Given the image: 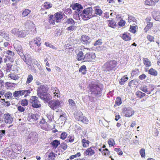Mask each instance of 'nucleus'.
<instances>
[{
  "label": "nucleus",
  "instance_id": "f257e3e1",
  "mask_svg": "<svg viewBox=\"0 0 160 160\" xmlns=\"http://www.w3.org/2000/svg\"><path fill=\"white\" fill-rule=\"evenodd\" d=\"M64 14L61 12H59L53 15H50L49 16L48 22L50 24L53 25L56 22H60L63 18Z\"/></svg>",
  "mask_w": 160,
  "mask_h": 160
},
{
  "label": "nucleus",
  "instance_id": "f03ea898",
  "mask_svg": "<svg viewBox=\"0 0 160 160\" xmlns=\"http://www.w3.org/2000/svg\"><path fill=\"white\" fill-rule=\"evenodd\" d=\"M88 87L91 94H94L95 96L100 97L101 96L102 89L98 84H91L89 85Z\"/></svg>",
  "mask_w": 160,
  "mask_h": 160
},
{
  "label": "nucleus",
  "instance_id": "7ed1b4c3",
  "mask_svg": "<svg viewBox=\"0 0 160 160\" xmlns=\"http://www.w3.org/2000/svg\"><path fill=\"white\" fill-rule=\"evenodd\" d=\"M92 8H88L85 9L82 12H79L78 15L81 17L83 20H87L92 17Z\"/></svg>",
  "mask_w": 160,
  "mask_h": 160
},
{
  "label": "nucleus",
  "instance_id": "20e7f679",
  "mask_svg": "<svg viewBox=\"0 0 160 160\" xmlns=\"http://www.w3.org/2000/svg\"><path fill=\"white\" fill-rule=\"evenodd\" d=\"M118 65L117 62L113 60H109L103 65V67L107 71H109L116 69Z\"/></svg>",
  "mask_w": 160,
  "mask_h": 160
},
{
  "label": "nucleus",
  "instance_id": "39448f33",
  "mask_svg": "<svg viewBox=\"0 0 160 160\" xmlns=\"http://www.w3.org/2000/svg\"><path fill=\"white\" fill-rule=\"evenodd\" d=\"M62 103L61 101H60L58 100H53L49 101L48 103V105L52 109L54 110H58V108H61Z\"/></svg>",
  "mask_w": 160,
  "mask_h": 160
},
{
  "label": "nucleus",
  "instance_id": "423d86ee",
  "mask_svg": "<svg viewBox=\"0 0 160 160\" xmlns=\"http://www.w3.org/2000/svg\"><path fill=\"white\" fill-rule=\"evenodd\" d=\"M12 33L18 38H24L28 34V32L25 30H19V29L14 28L11 30Z\"/></svg>",
  "mask_w": 160,
  "mask_h": 160
},
{
  "label": "nucleus",
  "instance_id": "0eeeda50",
  "mask_svg": "<svg viewBox=\"0 0 160 160\" xmlns=\"http://www.w3.org/2000/svg\"><path fill=\"white\" fill-rule=\"evenodd\" d=\"M30 102L32 107L34 108H38L41 106L40 102L36 96H32L30 99Z\"/></svg>",
  "mask_w": 160,
  "mask_h": 160
},
{
  "label": "nucleus",
  "instance_id": "6e6552de",
  "mask_svg": "<svg viewBox=\"0 0 160 160\" xmlns=\"http://www.w3.org/2000/svg\"><path fill=\"white\" fill-rule=\"evenodd\" d=\"M85 62H92L95 60L96 56L94 53L88 52L85 54Z\"/></svg>",
  "mask_w": 160,
  "mask_h": 160
},
{
  "label": "nucleus",
  "instance_id": "1a4fd4ad",
  "mask_svg": "<svg viewBox=\"0 0 160 160\" xmlns=\"http://www.w3.org/2000/svg\"><path fill=\"white\" fill-rule=\"evenodd\" d=\"M122 112L126 117H130L134 114V111L130 107L124 108L123 109Z\"/></svg>",
  "mask_w": 160,
  "mask_h": 160
},
{
  "label": "nucleus",
  "instance_id": "9d476101",
  "mask_svg": "<svg viewBox=\"0 0 160 160\" xmlns=\"http://www.w3.org/2000/svg\"><path fill=\"white\" fill-rule=\"evenodd\" d=\"M3 121L6 123L10 124L12 122L13 118L10 113L7 112L4 114Z\"/></svg>",
  "mask_w": 160,
  "mask_h": 160
},
{
  "label": "nucleus",
  "instance_id": "9b49d317",
  "mask_svg": "<svg viewBox=\"0 0 160 160\" xmlns=\"http://www.w3.org/2000/svg\"><path fill=\"white\" fill-rule=\"evenodd\" d=\"M96 148L95 146L90 147L84 152L83 154L85 156H92L95 154L94 150Z\"/></svg>",
  "mask_w": 160,
  "mask_h": 160
},
{
  "label": "nucleus",
  "instance_id": "f8f14e48",
  "mask_svg": "<svg viewBox=\"0 0 160 160\" xmlns=\"http://www.w3.org/2000/svg\"><path fill=\"white\" fill-rule=\"evenodd\" d=\"M48 91V88L44 85H40L37 90V95L38 96L46 93Z\"/></svg>",
  "mask_w": 160,
  "mask_h": 160
},
{
  "label": "nucleus",
  "instance_id": "ddd939ff",
  "mask_svg": "<svg viewBox=\"0 0 160 160\" xmlns=\"http://www.w3.org/2000/svg\"><path fill=\"white\" fill-rule=\"evenodd\" d=\"M120 37L124 41H128L131 39V35L127 32L121 35Z\"/></svg>",
  "mask_w": 160,
  "mask_h": 160
},
{
  "label": "nucleus",
  "instance_id": "4468645a",
  "mask_svg": "<svg viewBox=\"0 0 160 160\" xmlns=\"http://www.w3.org/2000/svg\"><path fill=\"white\" fill-rule=\"evenodd\" d=\"M86 48H82L81 51H79L77 54V59L78 61L84 60H85V55H84L82 52L83 51H84V49Z\"/></svg>",
  "mask_w": 160,
  "mask_h": 160
},
{
  "label": "nucleus",
  "instance_id": "2eb2a0df",
  "mask_svg": "<svg viewBox=\"0 0 160 160\" xmlns=\"http://www.w3.org/2000/svg\"><path fill=\"white\" fill-rule=\"evenodd\" d=\"M53 126V124H50L47 122H46L43 125L42 124V125H40V127L42 129L45 131H48L49 130L51 129Z\"/></svg>",
  "mask_w": 160,
  "mask_h": 160
},
{
  "label": "nucleus",
  "instance_id": "dca6fc26",
  "mask_svg": "<svg viewBox=\"0 0 160 160\" xmlns=\"http://www.w3.org/2000/svg\"><path fill=\"white\" fill-rule=\"evenodd\" d=\"M38 96L41 99L47 102L49 101L51 99V96L50 94H48L47 92L41 95L40 94V95Z\"/></svg>",
  "mask_w": 160,
  "mask_h": 160
},
{
  "label": "nucleus",
  "instance_id": "f3484780",
  "mask_svg": "<svg viewBox=\"0 0 160 160\" xmlns=\"http://www.w3.org/2000/svg\"><path fill=\"white\" fill-rule=\"evenodd\" d=\"M152 16L153 18L155 20L160 21V12L158 11H153L152 12Z\"/></svg>",
  "mask_w": 160,
  "mask_h": 160
},
{
  "label": "nucleus",
  "instance_id": "a211bd4d",
  "mask_svg": "<svg viewBox=\"0 0 160 160\" xmlns=\"http://www.w3.org/2000/svg\"><path fill=\"white\" fill-rule=\"evenodd\" d=\"M51 90L54 95V97H56L57 98H59L60 97V93L58 88L56 87H52L51 88Z\"/></svg>",
  "mask_w": 160,
  "mask_h": 160
},
{
  "label": "nucleus",
  "instance_id": "6ab92c4d",
  "mask_svg": "<svg viewBox=\"0 0 160 160\" xmlns=\"http://www.w3.org/2000/svg\"><path fill=\"white\" fill-rule=\"evenodd\" d=\"M72 9L74 10H76L79 13L80 12V10L82 9L83 8L82 7L81 4L78 3H76L72 6Z\"/></svg>",
  "mask_w": 160,
  "mask_h": 160
},
{
  "label": "nucleus",
  "instance_id": "aec40b11",
  "mask_svg": "<svg viewBox=\"0 0 160 160\" xmlns=\"http://www.w3.org/2000/svg\"><path fill=\"white\" fill-rule=\"evenodd\" d=\"M83 116V113L81 112H76L74 114V117L78 121L81 120Z\"/></svg>",
  "mask_w": 160,
  "mask_h": 160
},
{
  "label": "nucleus",
  "instance_id": "412c9836",
  "mask_svg": "<svg viewBox=\"0 0 160 160\" xmlns=\"http://www.w3.org/2000/svg\"><path fill=\"white\" fill-rule=\"evenodd\" d=\"M0 36L2 37L7 41H9L10 39L9 37V34L4 31L0 30Z\"/></svg>",
  "mask_w": 160,
  "mask_h": 160
},
{
  "label": "nucleus",
  "instance_id": "4be33fe9",
  "mask_svg": "<svg viewBox=\"0 0 160 160\" xmlns=\"http://www.w3.org/2000/svg\"><path fill=\"white\" fill-rule=\"evenodd\" d=\"M142 61L144 65L146 67H149L151 66L150 61L147 58H142Z\"/></svg>",
  "mask_w": 160,
  "mask_h": 160
},
{
  "label": "nucleus",
  "instance_id": "5701e85b",
  "mask_svg": "<svg viewBox=\"0 0 160 160\" xmlns=\"http://www.w3.org/2000/svg\"><path fill=\"white\" fill-rule=\"evenodd\" d=\"M22 59L27 64L29 62H31L32 60L31 56L28 53H26V54L24 55V56L23 58H22Z\"/></svg>",
  "mask_w": 160,
  "mask_h": 160
},
{
  "label": "nucleus",
  "instance_id": "b1692460",
  "mask_svg": "<svg viewBox=\"0 0 160 160\" xmlns=\"http://www.w3.org/2000/svg\"><path fill=\"white\" fill-rule=\"evenodd\" d=\"M89 38L87 36L82 35L81 38L82 42L84 44H87L89 42H88Z\"/></svg>",
  "mask_w": 160,
  "mask_h": 160
},
{
  "label": "nucleus",
  "instance_id": "393cba45",
  "mask_svg": "<svg viewBox=\"0 0 160 160\" xmlns=\"http://www.w3.org/2000/svg\"><path fill=\"white\" fill-rule=\"evenodd\" d=\"M12 66V63H7L4 67V71L7 73L9 72L11 70Z\"/></svg>",
  "mask_w": 160,
  "mask_h": 160
},
{
  "label": "nucleus",
  "instance_id": "a878e982",
  "mask_svg": "<svg viewBox=\"0 0 160 160\" xmlns=\"http://www.w3.org/2000/svg\"><path fill=\"white\" fill-rule=\"evenodd\" d=\"M107 22L109 27L115 28L117 26L116 23L113 19L108 20Z\"/></svg>",
  "mask_w": 160,
  "mask_h": 160
},
{
  "label": "nucleus",
  "instance_id": "bb28decb",
  "mask_svg": "<svg viewBox=\"0 0 160 160\" xmlns=\"http://www.w3.org/2000/svg\"><path fill=\"white\" fill-rule=\"evenodd\" d=\"M8 77L11 79L16 80L18 79L19 77L18 76L17 74L14 73L10 72L8 75Z\"/></svg>",
  "mask_w": 160,
  "mask_h": 160
},
{
  "label": "nucleus",
  "instance_id": "cd10ccee",
  "mask_svg": "<svg viewBox=\"0 0 160 160\" xmlns=\"http://www.w3.org/2000/svg\"><path fill=\"white\" fill-rule=\"evenodd\" d=\"M82 146L84 148H87L89 146L90 142L85 138L83 139L81 141Z\"/></svg>",
  "mask_w": 160,
  "mask_h": 160
},
{
  "label": "nucleus",
  "instance_id": "c85d7f7f",
  "mask_svg": "<svg viewBox=\"0 0 160 160\" xmlns=\"http://www.w3.org/2000/svg\"><path fill=\"white\" fill-rule=\"evenodd\" d=\"M153 23L152 22H149L147 23V25L144 29V32L146 33L148 31L153 27Z\"/></svg>",
  "mask_w": 160,
  "mask_h": 160
},
{
  "label": "nucleus",
  "instance_id": "c756f323",
  "mask_svg": "<svg viewBox=\"0 0 160 160\" xmlns=\"http://www.w3.org/2000/svg\"><path fill=\"white\" fill-rule=\"evenodd\" d=\"M154 88L152 86L149 85L148 87L147 86L145 89V92L148 94H150L151 92L154 90Z\"/></svg>",
  "mask_w": 160,
  "mask_h": 160
},
{
  "label": "nucleus",
  "instance_id": "7c9ffc66",
  "mask_svg": "<svg viewBox=\"0 0 160 160\" xmlns=\"http://www.w3.org/2000/svg\"><path fill=\"white\" fill-rule=\"evenodd\" d=\"M128 78L127 77V75L124 76L119 80L120 84L121 85H124L125 82L128 81Z\"/></svg>",
  "mask_w": 160,
  "mask_h": 160
},
{
  "label": "nucleus",
  "instance_id": "2f4dec72",
  "mask_svg": "<svg viewBox=\"0 0 160 160\" xmlns=\"http://www.w3.org/2000/svg\"><path fill=\"white\" fill-rule=\"evenodd\" d=\"M87 68L85 65H83L80 67L79 69V72L83 75H85L87 73Z\"/></svg>",
  "mask_w": 160,
  "mask_h": 160
},
{
  "label": "nucleus",
  "instance_id": "473e14b6",
  "mask_svg": "<svg viewBox=\"0 0 160 160\" xmlns=\"http://www.w3.org/2000/svg\"><path fill=\"white\" fill-rule=\"evenodd\" d=\"M41 39L39 37H37L33 39L34 43L38 46L39 47L41 44Z\"/></svg>",
  "mask_w": 160,
  "mask_h": 160
},
{
  "label": "nucleus",
  "instance_id": "72a5a7b5",
  "mask_svg": "<svg viewBox=\"0 0 160 160\" xmlns=\"http://www.w3.org/2000/svg\"><path fill=\"white\" fill-rule=\"evenodd\" d=\"M51 144L54 148H56L58 147V145L60 144V142L59 141L57 140H55L51 142Z\"/></svg>",
  "mask_w": 160,
  "mask_h": 160
},
{
  "label": "nucleus",
  "instance_id": "f704fd0d",
  "mask_svg": "<svg viewBox=\"0 0 160 160\" xmlns=\"http://www.w3.org/2000/svg\"><path fill=\"white\" fill-rule=\"evenodd\" d=\"M136 95L138 98H142L144 97L146 95L145 93H144L139 91H138L136 92Z\"/></svg>",
  "mask_w": 160,
  "mask_h": 160
},
{
  "label": "nucleus",
  "instance_id": "c9c22d12",
  "mask_svg": "<svg viewBox=\"0 0 160 160\" xmlns=\"http://www.w3.org/2000/svg\"><path fill=\"white\" fill-rule=\"evenodd\" d=\"M148 73L152 75L156 76L158 74V72L154 69L151 68L148 70Z\"/></svg>",
  "mask_w": 160,
  "mask_h": 160
},
{
  "label": "nucleus",
  "instance_id": "e433bc0d",
  "mask_svg": "<svg viewBox=\"0 0 160 160\" xmlns=\"http://www.w3.org/2000/svg\"><path fill=\"white\" fill-rule=\"evenodd\" d=\"M4 97L7 99H12L13 98L12 93L10 92H8L4 94Z\"/></svg>",
  "mask_w": 160,
  "mask_h": 160
},
{
  "label": "nucleus",
  "instance_id": "4c0bfd02",
  "mask_svg": "<svg viewBox=\"0 0 160 160\" xmlns=\"http://www.w3.org/2000/svg\"><path fill=\"white\" fill-rule=\"evenodd\" d=\"M14 83L10 82H7L5 84V86L6 88L7 89H10L14 87Z\"/></svg>",
  "mask_w": 160,
  "mask_h": 160
},
{
  "label": "nucleus",
  "instance_id": "58836bf2",
  "mask_svg": "<svg viewBox=\"0 0 160 160\" xmlns=\"http://www.w3.org/2000/svg\"><path fill=\"white\" fill-rule=\"evenodd\" d=\"M6 53L8 55V56L6 57V58H7L8 59H10V57H12L14 55V53L13 52H12V51L8 50L6 51Z\"/></svg>",
  "mask_w": 160,
  "mask_h": 160
},
{
  "label": "nucleus",
  "instance_id": "ea45409f",
  "mask_svg": "<svg viewBox=\"0 0 160 160\" xmlns=\"http://www.w3.org/2000/svg\"><path fill=\"white\" fill-rule=\"evenodd\" d=\"M52 6V3L49 2H46L44 3L43 7L46 9H48L51 8Z\"/></svg>",
  "mask_w": 160,
  "mask_h": 160
},
{
  "label": "nucleus",
  "instance_id": "a19ab883",
  "mask_svg": "<svg viewBox=\"0 0 160 160\" xmlns=\"http://www.w3.org/2000/svg\"><path fill=\"white\" fill-rule=\"evenodd\" d=\"M137 26L135 25V26L130 25L129 31L133 33H135L136 32V28Z\"/></svg>",
  "mask_w": 160,
  "mask_h": 160
},
{
  "label": "nucleus",
  "instance_id": "79ce46f5",
  "mask_svg": "<svg viewBox=\"0 0 160 160\" xmlns=\"http://www.w3.org/2000/svg\"><path fill=\"white\" fill-rule=\"evenodd\" d=\"M108 143L110 147L113 146L115 144L114 140L112 138H109L108 141Z\"/></svg>",
  "mask_w": 160,
  "mask_h": 160
},
{
  "label": "nucleus",
  "instance_id": "37998d69",
  "mask_svg": "<svg viewBox=\"0 0 160 160\" xmlns=\"http://www.w3.org/2000/svg\"><path fill=\"white\" fill-rule=\"evenodd\" d=\"M33 78L31 74H29L27 78L26 81V84H28L30 83L33 80Z\"/></svg>",
  "mask_w": 160,
  "mask_h": 160
},
{
  "label": "nucleus",
  "instance_id": "c03bdc74",
  "mask_svg": "<svg viewBox=\"0 0 160 160\" xmlns=\"http://www.w3.org/2000/svg\"><path fill=\"white\" fill-rule=\"evenodd\" d=\"M47 117L48 119V122L50 123H52L54 124L53 122V117L50 114H47Z\"/></svg>",
  "mask_w": 160,
  "mask_h": 160
},
{
  "label": "nucleus",
  "instance_id": "a18cd8bd",
  "mask_svg": "<svg viewBox=\"0 0 160 160\" xmlns=\"http://www.w3.org/2000/svg\"><path fill=\"white\" fill-rule=\"evenodd\" d=\"M66 113L65 112H62L60 115L59 119L63 121H65L66 120Z\"/></svg>",
  "mask_w": 160,
  "mask_h": 160
},
{
  "label": "nucleus",
  "instance_id": "49530a36",
  "mask_svg": "<svg viewBox=\"0 0 160 160\" xmlns=\"http://www.w3.org/2000/svg\"><path fill=\"white\" fill-rule=\"evenodd\" d=\"M66 23L67 24L73 25L75 23V22L72 18H69L66 20Z\"/></svg>",
  "mask_w": 160,
  "mask_h": 160
},
{
  "label": "nucleus",
  "instance_id": "de8ad7c7",
  "mask_svg": "<svg viewBox=\"0 0 160 160\" xmlns=\"http://www.w3.org/2000/svg\"><path fill=\"white\" fill-rule=\"evenodd\" d=\"M128 22H136V20L135 18L133 16L130 15H128Z\"/></svg>",
  "mask_w": 160,
  "mask_h": 160
},
{
  "label": "nucleus",
  "instance_id": "09e8293b",
  "mask_svg": "<svg viewBox=\"0 0 160 160\" xmlns=\"http://www.w3.org/2000/svg\"><path fill=\"white\" fill-rule=\"evenodd\" d=\"M146 37L148 40L150 42H154L155 38L153 36L150 35H148Z\"/></svg>",
  "mask_w": 160,
  "mask_h": 160
},
{
  "label": "nucleus",
  "instance_id": "8fccbe9b",
  "mask_svg": "<svg viewBox=\"0 0 160 160\" xmlns=\"http://www.w3.org/2000/svg\"><path fill=\"white\" fill-rule=\"evenodd\" d=\"M102 154L105 156H108L110 154V152L107 148H105L102 150Z\"/></svg>",
  "mask_w": 160,
  "mask_h": 160
},
{
  "label": "nucleus",
  "instance_id": "3c124183",
  "mask_svg": "<svg viewBox=\"0 0 160 160\" xmlns=\"http://www.w3.org/2000/svg\"><path fill=\"white\" fill-rule=\"evenodd\" d=\"M31 12V11L28 9L24 10L22 13V17H24L27 16Z\"/></svg>",
  "mask_w": 160,
  "mask_h": 160
},
{
  "label": "nucleus",
  "instance_id": "603ef678",
  "mask_svg": "<svg viewBox=\"0 0 160 160\" xmlns=\"http://www.w3.org/2000/svg\"><path fill=\"white\" fill-rule=\"evenodd\" d=\"M122 103V99L121 97H118L115 101V104L118 106L120 105Z\"/></svg>",
  "mask_w": 160,
  "mask_h": 160
},
{
  "label": "nucleus",
  "instance_id": "864d4df0",
  "mask_svg": "<svg viewBox=\"0 0 160 160\" xmlns=\"http://www.w3.org/2000/svg\"><path fill=\"white\" fill-rule=\"evenodd\" d=\"M95 12L96 14L101 16L102 13V11L100 9L96 8L95 9Z\"/></svg>",
  "mask_w": 160,
  "mask_h": 160
},
{
  "label": "nucleus",
  "instance_id": "5fc2aeb1",
  "mask_svg": "<svg viewBox=\"0 0 160 160\" xmlns=\"http://www.w3.org/2000/svg\"><path fill=\"white\" fill-rule=\"evenodd\" d=\"M13 96L17 99L19 98L20 96V92L19 91H15L13 93Z\"/></svg>",
  "mask_w": 160,
  "mask_h": 160
},
{
  "label": "nucleus",
  "instance_id": "6e6d98bb",
  "mask_svg": "<svg viewBox=\"0 0 160 160\" xmlns=\"http://www.w3.org/2000/svg\"><path fill=\"white\" fill-rule=\"evenodd\" d=\"M21 104L23 106H27L28 104V101L26 99H22L21 101Z\"/></svg>",
  "mask_w": 160,
  "mask_h": 160
},
{
  "label": "nucleus",
  "instance_id": "4d7b16f0",
  "mask_svg": "<svg viewBox=\"0 0 160 160\" xmlns=\"http://www.w3.org/2000/svg\"><path fill=\"white\" fill-rule=\"evenodd\" d=\"M55 157L54 153L53 152H52L50 153L48 155V159L49 160H54Z\"/></svg>",
  "mask_w": 160,
  "mask_h": 160
},
{
  "label": "nucleus",
  "instance_id": "13d9d810",
  "mask_svg": "<svg viewBox=\"0 0 160 160\" xmlns=\"http://www.w3.org/2000/svg\"><path fill=\"white\" fill-rule=\"evenodd\" d=\"M141 157L142 158H144L145 157V149L144 148H142L139 152Z\"/></svg>",
  "mask_w": 160,
  "mask_h": 160
},
{
  "label": "nucleus",
  "instance_id": "bf43d9fd",
  "mask_svg": "<svg viewBox=\"0 0 160 160\" xmlns=\"http://www.w3.org/2000/svg\"><path fill=\"white\" fill-rule=\"evenodd\" d=\"M22 151L21 147H16V148L14 149V151L17 153L19 154L21 153Z\"/></svg>",
  "mask_w": 160,
  "mask_h": 160
},
{
  "label": "nucleus",
  "instance_id": "052dcab7",
  "mask_svg": "<svg viewBox=\"0 0 160 160\" xmlns=\"http://www.w3.org/2000/svg\"><path fill=\"white\" fill-rule=\"evenodd\" d=\"M80 121L86 124H88L89 122V121L87 118L84 116H83V118H82L81 120Z\"/></svg>",
  "mask_w": 160,
  "mask_h": 160
},
{
  "label": "nucleus",
  "instance_id": "680f3d73",
  "mask_svg": "<svg viewBox=\"0 0 160 160\" xmlns=\"http://www.w3.org/2000/svg\"><path fill=\"white\" fill-rule=\"evenodd\" d=\"M126 24V22L124 20L121 19L120 21H119L118 24L120 27H122L124 26Z\"/></svg>",
  "mask_w": 160,
  "mask_h": 160
},
{
  "label": "nucleus",
  "instance_id": "e2e57ef3",
  "mask_svg": "<svg viewBox=\"0 0 160 160\" xmlns=\"http://www.w3.org/2000/svg\"><path fill=\"white\" fill-rule=\"evenodd\" d=\"M154 2L152 0H146L145 4L147 5L151 6L154 4Z\"/></svg>",
  "mask_w": 160,
  "mask_h": 160
},
{
  "label": "nucleus",
  "instance_id": "0e129e2a",
  "mask_svg": "<svg viewBox=\"0 0 160 160\" xmlns=\"http://www.w3.org/2000/svg\"><path fill=\"white\" fill-rule=\"evenodd\" d=\"M74 140V137L73 135H69L68 137V142H73Z\"/></svg>",
  "mask_w": 160,
  "mask_h": 160
},
{
  "label": "nucleus",
  "instance_id": "69168bd1",
  "mask_svg": "<svg viewBox=\"0 0 160 160\" xmlns=\"http://www.w3.org/2000/svg\"><path fill=\"white\" fill-rule=\"evenodd\" d=\"M32 89H28L27 90H25V98L27 97L28 96H29L30 93H31Z\"/></svg>",
  "mask_w": 160,
  "mask_h": 160
},
{
  "label": "nucleus",
  "instance_id": "338daca9",
  "mask_svg": "<svg viewBox=\"0 0 160 160\" xmlns=\"http://www.w3.org/2000/svg\"><path fill=\"white\" fill-rule=\"evenodd\" d=\"M6 131L5 130H0V142H1L2 138L5 136Z\"/></svg>",
  "mask_w": 160,
  "mask_h": 160
},
{
  "label": "nucleus",
  "instance_id": "774afa93",
  "mask_svg": "<svg viewBox=\"0 0 160 160\" xmlns=\"http://www.w3.org/2000/svg\"><path fill=\"white\" fill-rule=\"evenodd\" d=\"M67 134L66 132H62L60 136V138L62 139H65L67 137Z\"/></svg>",
  "mask_w": 160,
  "mask_h": 160
}]
</instances>
